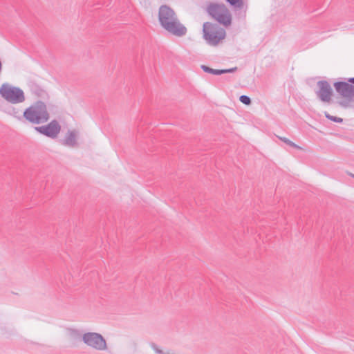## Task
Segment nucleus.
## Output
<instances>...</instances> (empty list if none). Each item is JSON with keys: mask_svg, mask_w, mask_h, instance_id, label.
<instances>
[{"mask_svg": "<svg viewBox=\"0 0 354 354\" xmlns=\"http://www.w3.org/2000/svg\"><path fill=\"white\" fill-rule=\"evenodd\" d=\"M158 21L160 26L170 34L183 37L187 34L186 27L182 24L173 9L166 5L159 8Z\"/></svg>", "mask_w": 354, "mask_h": 354, "instance_id": "obj_1", "label": "nucleus"}, {"mask_svg": "<svg viewBox=\"0 0 354 354\" xmlns=\"http://www.w3.org/2000/svg\"><path fill=\"white\" fill-rule=\"evenodd\" d=\"M23 118L32 124H39L48 120L49 113L46 104L37 101L25 109Z\"/></svg>", "mask_w": 354, "mask_h": 354, "instance_id": "obj_2", "label": "nucleus"}, {"mask_svg": "<svg viewBox=\"0 0 354 354\" xmlns=\"http://www.w3.org/2000/svg\"><path fill=\"white\" fill-rule=\"evenodd\" d=\"M203 38L206 42L212 46H217L226 36L224 28L218 24L205 22L203 26Z\"/></svg>", "mask_w": 354, "mask_h": 354, "instance_id": "obj_3", "label": "nucleus"}, {"mask_svg": "<svg viewBox=\"0 0 354 354\" xmlns=\"http://www.w3.org/2000/svg\"><path fill=\"white\" fill-rule=\"evenodd\" d=\"M0 95L5 100L11 104H20L26 100L24 92L21 88L7 82L1 84Z\"/></svg>", "mask_w": 354, "mask_h": 354, "instance_id": "obj_4", "label": "nucleus"}, {"mask_svg": "<svg viewBox=\"0 0 354 354\" xmlns=\"http://www.w3.org/2000/svg\"><path fill=\"white\" fill-rule=\"evenodd\" d=\"M334 87L337 93L344 99L339 102V104L343 107L350 106V104L354 98V77L348 78L347 82H335Z\"/></svg>", "mask_w": 354, "mask_h": 354, "instance_id": "obj_5", "label": "nucleus"}, {"mask_svg": "<svg viewBox=\"0 0 354 354\" xmlns=\"http://www.w3.org/2000/svg\"><path fill=\"white\" fill-rule=\"evenodd\" d=\"M207 11L209 14L221 24L225 26L231 24V15L224 4L212 3L208 6Z\"/></svg>", "mask_w": 354, "mask_h": 354, "instance_id": "obj_6", "label": "nucleus"}, {"mask_svg": "<svg viewBox=\"0 0 354 354\" xmlns=\"http://www.w3.org/2000/svg\"><path fill=\"white\" fill-rule=\"evenodd\" d=\"M82 342L89 348L95 351H104L107 350L108 346L104 337L95 332H87L82 335Z\"/></svg>", "mask_w": 354, "mask_h": 354, "instance_id": "obj_7", "label": "nucleus"}, {"mask_svg": "<svg viewBox=\"0 0 354 354\" xmlns=\"http://www.w3.org/2000/svg\"><path fill=\"white\" fill-rule=\"evenodd\" d=\"M35 131L50 138H56L60 132L61 127L57 121L53 120L47 125L35 127Z\"/></svg>", "mask_w": 354, "mask_h": 354, "instance_id": "obj_8", "label": "nucleus"}, {"mask_svg": "<svg viewBox=\"0 0 354 354\" xmlns=\"http://www.w3.org/2000/svg\"><path fill=\"white\" fill-rule=\"evenodd\" d=\"M318 90L316 94L319 99L324 102H330L333 94L330 85L326 81H319L317 82Z\"/></svg>", "mask_w": 354, "mask_h": 354, "instance_id": "obj_9", "label": "nucleus"}, {"mask_svg": "<svg viewBox=\"0 0 354 354\" xmlns=\"http://www.w3.org/2000/svg\"><path fill=\"white\" fill-rule=\"evenodd\" d=\"M79 133L75 130H69L66 133L64 139L61 141L62 144L64 146L70 148H75L78 146V138Z\"/></svg>", "mask_w": 354, "mask_h": 354, "instance_id": "obj_10", "label": "nucleus"}, {"mask_svg": "<svg viewBox=\"0 0 354 354\" xmlns=\"http://www.w3.org/2000/svg\"><path fill=\"white\" fill-rule=\"evenodd\" d=\"M65 333L67 337L73 340L82 339V335L81 331L76 328L68 327L65 329Z\"/></svg>", "mask_w": 354, "mask_h": 354, "instance_id": "obj_11", "label": "nucleus"}, {"mask_svg": "<svg viewBox=\"0 0 354 354\" xmlns=\"http://www.w3.org/2000/svg\"><path fill=\"white\" fill-rule=\"evenodd\" d=\"M151 348L156 354H176L175 351L171 349H160L157 345L153 344Z\"/></svg>", "mask_w": 354, "mask_h": 354, "instance_id": "obj_12", "label": "nucleus"}, {"mask_svg": "<svg viewBox=\"0 0 354 354\" xmlns=\"http://www.w3.org/2000/svg\"><path fill=\"white\" fill-rule=\"evenodd\" d=\"M232 6L235 8L241 9L243 8L244 3L243 0H225Z\"/></svg>", "mask_w": 354, "mask_h": 354, "instance_id": "obj_13", "label": "nucleus"}, {"mask_svg": "<svg viewBox=\"0 0 354 354\" xmlns=\"http://www.w3.org/2000/svg\"><path fill=\"white\" fill-rule=\"evenodd\" d=\"M236 69H237L236 67L229 68V69H223V70L213 69L212 74L218 75H222V74L227 73H233V72L236 71Z\"/></svg>", "mask_w": 354, "mask_h": 354, "instance_id": "obj_14", "label": "nucleus"}, {"mask_svg": "<svg viewBox=\"0 0 354 354\" xmlns=\"http://www.w3.org/2000/svg\"><path fill=\"white\" fill-rule=\"evenodd\" d=\"M8 114L10 115L11 116L18 119L19 120H21V116L20 115V112L18 109H17L16 108H11L9 111H8Z\"/></svg>", "mask_w": 354, "mask_h": 354, "instance_id": "obj_15", "label": "nucleus"}, {"mask_svg": "<svg viewBox=\"0 0 354 354\" xmlns=\"http://www.w3.org/2000/svg\"><path fill=\"white\" fill-rule=\"evenodd\" d=\"M239 100L241 102H242L243 104H244L245 105H250L251 104L250 98L248 96L245 95L240 96Z\"/></svg>", "mask_w": 354, "mask_h": 354, "instance_id": "obj_16", "label": "nucleus"}, {"mask_svg": "<svg viewBox=\"0 0 354 354\" xmlns=\"http://www.w3.org/2000/svg\"><path fill=\"white\" fill-rule=\"evenodd\" d=\"M325 116H326V118H327L328 119H329L333 122H342V118L330 115L327 112H325Z\"/></svg>", "mask_w": 354, "mask_h": 354, "instance_id": "obj_17", "label": "nucleus"}, {"mask_svg": "<svg viewBox=\"0 0 354 354\" xmlns=\"http://www.w3.org/2000/svg\"><path fill=\"white\" fill-rule=\"evenodd\" d=\"M279 139L281 140H282L283 142H284L285 143H286L287 145L292 147H295V148H297L298 146L295 144L294 142H292L291 140H288V138H284V137H280Z\"/></svg>", "mask_w": 354, "mask_h": 354, "instance_id": "obj_18", "label": "nucleus"}, {"mask_svg": "<svg viewBox=\"0 0 354 354\" xmlns=\"http://www.w3.org/2000/svg\"><path fill=\"white\" fill-rule=\"evenodd\" d=\"M201 68L203 69V71L206 72V73H211L212 74V72H213V68H211L207 66H205V65H202L201 66Z\"/></svg>", "mask_w": 354, "mask_h": 354, "instance_id": "obj_19", "label": "nucleus"}, {"mask_svg": "<svg viewBox=\"0 0 354 354\" xmlns=\"http://www.w3.org/2000/svg\"><path fill=\"white\" fill-rule=\"evenodd\" d=\"M350 176H351L353 178H354V174H350Z\"/></svg>", "mask_w": 354, "mask_h": 354, "instance_id": "obj_20", "label": "nucleus"}]
</instances>
